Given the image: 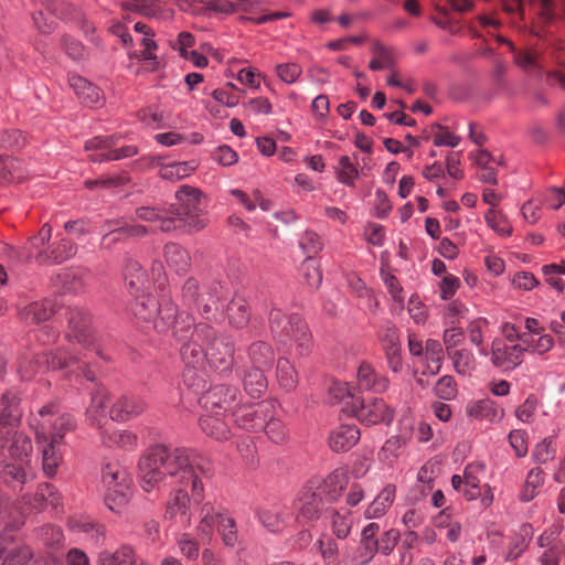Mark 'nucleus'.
I'll list each match as a JSON object with an SVG mask.
<instances>
[{"instance_id": "nucleus-1", "label": "nucleus", "mask_w": 565, "mask_h": 565, "mask_svg": "<svg viewBox=\"0 0 565 565\" xmlns=\"http://www.w3.org/2000/svg\"><path fill=\"white\" fill-rule=\"evenodd\" d=\"M211 472L210 461L192 449L157 445L151 447L139 460L141 488L150 492L167 478L173 486H191V500L201 503L204 487L200 475Z\"/></svg>"}, {"instance_id": "nucleus-2", "label": "nucleus", "mask_w": 565, "mask_h": 565, "mask_svg": "<svg viewBox=\"0 0 565 565\" xmlns=\"http://www.w3.org/2000/svg\"><path fill=\"white\" fill-rule=\"evenodd\" d=\"M174 338L180 343V356L188 369H210L226 372L234 363L235 342L206 322L194 324L190 315L177 321Z\"/></svg>"}, {"instance_id": "nucleus-3", "label": "nucleus", "mask_w": 565, "mask_h": 565, "mask_svg": "<svg viewBox=\"0 0 565 565\" xmlns=\"http://www.w3.org/2000/svg\"><path fill=\"white\" fill-rule=\"evenodd\" d=\"M29 426L42 454L43 471L52 477L62 461L60 447L64 444L65 435L75 430L76 422L71 414L61 412L58 405L51 402L30 414Z\"/></svg>"}, {"instance_id": "nucleus-4", "label": "nucleus", "mask_w": 565, "mask_h": 565, "mask_svg": "<svg viewBox=\"0 0 565 565\" xmlns=\"http://www.w3.org/2000/svg\"><path fill=\"white\" fill-rule=\"evenodd\" d=\"M3 438L6 445L0 449V477L13 490H21L23 484L33 479L30 466L31 439L22 431L11 430Z\"/></svg>"}, {"instance_id": "nucleus-5", "label": "nucleus", "mask_w": 565, "mask_h": 565, "mask_svg": "<svg viewBox=\"0 0 565 565\" xmlns=\"http://www.w3.org/2000/svg\"><path fill=\"white\" fill-rule=\"evenodd\" d=\"M63 369H70L71 372L77 375L82 374L88 381H95L94 371H86V362H82L78 356L66 350V348L41 354L25 350L18 356V373L24 381L32 380L36 374L49 370Z\"/></svg>"}, {"instance_id": "nucleus-6", "label": "nucleus", "mask_w": 565, "mask_h": 565, "mask_svg": "<svg viewBox=\"0 0 565 565\" xmlns=\"http://www.w3.org/2000/svg\"><path fill=\"white\" fill-rule=\"evenodd\" d=\"M269 330L274 340L282 345L296 344L299 355H307L312 348V338L307 323L297 313H285L279 308H271L268 315Z\"/></svg>"}, {"instance_id": "nucleus-7", "label": "nucleus", "mask_w": 565, "mask_h": 565, "mask_svg": "<svg viewBox=\"0 0 565 565\" xmlns=\"http://www.w3.org/2000/svg\"><path fill=\"white\" fill-rule=\"evenodd\" d=\"M131 311L136 319L142 322L152 323L158 332H166L170 328L174 331L177 321L185 318L188 313H178L177 306L169 299L162 302L149 295H137L131 303Z\"/></svg>"}, {"instance_id": "nucleus-8", "label": "nucleus", "mask_w": 565, "mask_h": 565, "mask_svg": "<svg viewBox=\"0 0 565 565\" xmlns=\"http://www.w3.org/2000/svg\"><path fill=\"white\" fill-rule=\"evenodd\" d=\"M109 397L105 390H97L92 395L90 405L86 411L89 423L100 429L103 443L108 447H117L124 450H132L137 447V436L129 430H113L103 428V423H107L106 411L108 408Z\"/></svg>"}, {"instance_id": "nucleus-9", "label": "nucleus", "mask_w": 565, "mask_h": 565, "mask_svg": "<svg viewBox=\"0 0 565 565\" xmlns=\"http://www.w3.org/2000/svg\"><path fill=\"white\" fill-rule=\"evenodd\" d=\"M224 295V287L218 282L200 287L194 278H189L182 288L183 303L195 307L206 320L213 321L218 316V302Z\"/></svg>"}, {"instance_id": "nucleus-10", "label": "nucleus", "mask_w": 565, "mask_h": 565, "mask_svg": "<svg viewBox=\"0 0 565 565\" xmlns=\"http://www.w3.org/2000/svg\"><path fill=\"white\" fill-rule=\"evenodd\" d=\"M175 199L178 203L170 205V213L181 218L180 227L188 226L194 231L203 228L205 226L203 193L196 188L182 185L175 192Z\"/></svg>"}, {"instance_id": "nucleus-11", "label": "nucleus", "mask_w": 565, "mask_h": 565, "mask_svg": "<svg viewBox=\"0 0 565 565\" xmlns=\"http://www.w3.org/2000/svg\"><path fill=\"white\" fill-rule=\"evenodd\" d=\"M216 525L222 542L227 547H235L238 543V531L236 521L211 503H205L201 509V520L196 527L198 537L205 542L212 537L213 529Z\"/></svg>"}, {"instance_id": "nucleus-12", "label": "nucleus", "mask_w": 565, "mask_h": 565, "mask_svg": "<svg viewBox=\"0 0 565 565\" xmlns=\"http://www.w3.org/2000/svg\"><path fill=\"white\" fill-rule=\"evenodd\" d=\"M106 487L105 503L109 510L120 513L131 497V480L128 471L117 462H109L102 470Z\"/></svg>"}, {"instance_id": "nucleus-13", "label": "nucleus", "mask_w": 565, "mask_h": 565, "mask_svg": "<svg viewBox=\"0 0 565 565\" xmlns=\"http://www.w3.org/2000/svg\"><path fill=\"white\" fill-rule=\"evenodd\" d=\"M68 331L66 338L70 342L76 341L86 352L83 355H78L72 351V353L81 359L82 362H86V371L90 370L88 366V353L95 350L97 355H100L99 347L95 345V338L90 329V316L84 308H70L66 311ZM70 352L71 350L67 349Z\"/></svg>"}, {"instance_id": "nucleus-14", "label": "nucleus", "mask_w": 565, "mask_h": 565, "mask_svg": "<svg viewBox=\"0 0 565 565\" xmlns=\"http://www.w3.org/2000/svg\"><path fill=\"white\" fill-rule=\"evenodd\" d=\"M318 481H308L298 492L294 507L299 523L309 524L319 520L324 503H328L322 495Z\"/></svg>"}, {"instance_id": "nucleus-15", "label": "nucleus", "mask_w": 565, "mask_h": 565, "mask_svg": "<svg viewBox=\"0 0 565 565\" xmlns=\"http://www.w3.org/2000/svg\"><path fill=\"white\" fill-rule=\"evenodd\" d=\"M118 138L115 136H98L85 142V150L90 152L88 158L93 162L115 161L132 157L137 153L135 146L117 148Z\"/></svg>"}, {"instance_id": "nucleus-16", "label": "nucleus", "mask_w": 565, "mask_h": 565, "mask_svg": "<svg viewBox=\"0 0 565 565\" xmlns=\"http://www.w3.org/2000/svg\"><path fill=\"white\" fill-rule=\"evenodd\" d=\"M352 414L365 425H388L394 417V412L382 398H353Z\"/></svg>"}, {"instance_id": "nucleus-17", "label": "nucleus", "mask_w": 565, "mask_h": 565, "mask_svg": "<svg viewBox=\"0 0 565 565\" xmlns=\"http://www.w3.org/2000/svg\"><path fill=\"white\" fill-rule=\"evenodd\" d=\"M238 391L236 387L228 385H216L205 392L201 398L200 404L204 412L224 415L232 411L236 404Z\"/></svg>"}, {"instance_id": "nucleus-18", "label": "nucleus", "mask_w": 565, "mask_h": 565, "mask_svg": "<svg viewBox=\"0 0 565 565\" xmlns=\"http://www.w3.org/2000/svg\"><path fill=\"white\" fill-rule=\"evenodd\" d=\"M526 349L522 343H507L502 339H494L491 344V362L494 366L510 371L523 361Z\"/></svg>"}, {"instance_id": "nucleus-19", "label": "nucleus", "mask_w": 565, "mask_h": 565, "mask_svg": "<svg viewBox=\"0 0 565 565\" xmlns=\"http://www.w3.org/2000/svg\"><path fill=\"white\" fill-rule=\"evenodd\" d=\"M175 490L171 494L166 510V518L180 523L183 527L191 525L190 497L188 488L190 484L174 486Z\"/></svg>"}, {"instance_id": "nucleus-20", "label": "nucleus", "mask_w": 565, "mask_h": 565, "mask_svg": "<svg viewBox=\"0 0 565 565\" xmlns=\"http://www.w3.org/2000/svg\"><path fill=\"white\" fill-rule=\"evenodd\" d=\"M22 418L20 398L13 391H7L0 399V439L10 435V430L17 427Z\"/></svg>"}, {"instance_id": "nucleus-21", "label": "nucleus", "mask_w": 565, "mask_h": 565, "mask_svg": "<svg viewBox=\"0 0 565 565\" xmlns=\"http://www.w3.org/2000/svg\"><path fill=\"white\" fill-rule=\"evenodd\" d=\"M22 524L23 521H15L0 534V558H4L2 565H25L31 557L29 547L13 546L9 548V545L12 544L14 540L12 530L18 529Z\"/></svg>"}, {"instance_id": "nucleus-22", "label": "nucleus", "mask_w": 565, "mask_h": 565, "mask_svg": "<svg viewBox=\"0 0 565 565\" xmlns=\"http://www.w3.org/2000/svg\"><path fill=\"white\" fill-rule=\"evenodd\" d=\"M380 530L377 523H370L362 530L360 544L354 553L350 555L352 562L356 565H365L373 559L375 554L379 553L377 535Z\"/></svg>"}, {"instance_id": "nucleus-23", "label": "nucleus", "mask_w": 565, "mask_h": 565, "mask_svg": "<svg viewBox=\"0 0 565 565\" xmlns=\"http://www.w3.org/2000/svg\"><path fill=\"white\" fill-rule=\"evenodd\" d=\"M146 409V402L132 394L120 395L109 408L113 420L125 422L139 416Z\"/></svg>"}, {"instance_id": "nucleus-24", "label": "nucleus", "mask_w": 565, "mask_h": 565, "mask_svg": "<svg viewBox=\"0 0 565 565\" xmlns=\"http://www.w3.org/2000/svg\"><path fill=\"white\" fill-rule=\"evenodd\" d=\"M269 406L266 404L244 405L233 412L235 423L247 430H262L265 415Z\"/></svg>"}, {"instance_id": "nucleus-25", "label": "nucleus", "mask_w": 565, "mask_h": 565, "mask_svg": "<svg viewBox=\"0 0 565 565\" xmlns=\"http://www.w3.org/2000/svg\"><path fill=\"white\" fill-rule=\"evenodd\" d=\"M310 481H318L319 488L328 503H334L342 495L348 483V475L344 469H335L326 479L311 478Z\"/></svg>"}, {"instance_id": "nucleus-26", "label": "nucleus", "mask_w": 565, "mask_h": 565, "mask_svg": "<svg viewBox=\"0 0 565 565\" xmlns=\"http://www.w3.org/2000/svg\"><path fill=\"white\" fill-rule=\"evenodd\" d=\"M68 83L85 106L94 107L103 104V92L86 78L77 74H71L68 76Z\"/></svg>"}, {"instance_id": "nucleus-27", "label": "nucleus", "mask_w": 565, "mask_h": 565, "mask_svg": "<svg viewBox=\"0 0 565 565\" xmlns=\"http://www.w3.org/2000/svg\"><path fill=\"white\" fill-rule=\"evenodd\" d=\"M137 216L146 222L158 223V228L162 232H171L180 228L181 218L172 216L169 209H153L149 206H142L137 209Z\"/></svg>"}, {"instance_id": "nucleus-28", "label": "nucleus", "mask_w": 565, "mask_h": 565, "mask_svg": "<svg viewBox=\"0 0 565 565\" xmlns=\"http://www.w3.org/2000/svg\"><path fill=\"white\" fill-rule=\"evenodd\" d=\"M361 433L355 425H341L329 436V446L335 452L351 449L360 439Z\"/></svg>"}, {"instance_id": "nucleus-29", "label": "nucleus", "mask_w": 565, "mask_h": 565, "mask_svg": "<svg viewBox=\"0 0 565 565\" xmlns=\"http://www.w3.org/2000/svg\"><path fill=\"white\" fill-rule=\"evenodd\" d=\"M356 383L362 391L382 393L388 387V380L376 373L369 363H361L356 373Z\"/></svg>"}, {"instance_id": "nucleus-30", "label": "nucleus", "mask_w": 565, "mask_h": 565, "mask_svg": "<svg viewBox=\"0 0 565 565\" xmlns=\"http://www.w3.org/2000/svg\"><path fill=\"white\" fill-rule=\"evenodd\" d=\"M76 245L67 239L61 238L60 241L50 245L47 253L42 252L39 255L41 265L61 264L76 254Z\"/></svg>"}, {"instance_id": "nucleus-31", "label": "nucleus", "mask_w": 565, "mask_h": 565, "mask_svg": "<svg viewBox=\"0 0 565 565\" xmlns=\"http://www.w3.org/2000/svg\"><path fill=\"white\" fill-rule=\"evenodd\" d=\"M24 507L23 512L30 510L41 511L47 504L52 507H57L58 504V495L54 491V488L50 483H43L38 488L34 497L31 498L29 495H23L22 498Z\"/></svg>"}, {"instance_id": "nucleus-32", "label": "nucleus", "mask_w": 565, "mask_h": 565, "mask_svg": "<svg viewBox=\"0 0 565 565\" xmlns=\"http://www.w3.org/2000/svg\"><path fill=\"white\" fill-rule=\"evenodd\" d=\"M395 497L396 487L394 484H386L367 505L364 511V518L371 520L383 516L393 504Z\"/></svg>"}, {"instance_id": "nucleus-33", "label": "nucleus", "mask_w": 565, "mask_h": 565, "mask_svg": "<svg viewBox=\"0 0 565 565\" xmlns=\"http://www.w3.org/2000/svg\"><path fill=\"white\" fill-rule=\"evenodd\" d=\"M257 520L270 533H280L287 525V518L277 507H260L255 511Z\"/></svg>"}, {"instance_id": "nucleus-34", "label": "nucleus", "mask_w": 565, "mask_h": 565, "mask_svg": "<svg viewBox=\"0 0 565 565\" xmlns=\"http://www.w3.org/2000/svg\"><path fill=\"white\" fill-rule=\"evenodd\" d=\"M124 278L126 286L129 288L131 294H139L143 291L148 284V275L142 266L134 259H127Z\"/></svg>"}, {"instance_id": "nucleus-35", "label": "nucleus", "mask_w": 565, "mask_h": 565, "mask_svg": "<svg viewBox=\"0 0 565 565\" xmlns=\"http://www.w3.org/2000/svg\"><path fill=\"white\" fill-rule=\"evenodd\" d=\"M52 237V227L49 223H45L40 228L36 235L31 236L26 244L23 247L24 253L28 258H34L36 263L40 264L39 255L44 252L47 253L50 250V242Z\"/></svg>"}, {"instance_id": "nucleus-36", "label": "nucleus", "mask_w": 565, "mask_h": 565, "mask_svg": "<svg viewBox=\"0 0 565 565\" xmlns=\"http://www.w3.org/2000/svg\"><path fill=\"white\" fill-rule=\"evenodd\" d=\"M55 288L62 292H78L84 289L86 281L79 270L63 269L52 279Z\"/></svg>"}, {"instance_id": "nucleus-37", "label": "nucleus", "mask_w": 565, "mask_h": 565, "mask_svg": "<svg viewBox=\"0 0 565 565\" xmlns=\"http://www.w3.org/2000/svg\"><path fill=\"white\" fill-rule=\"evenodd\" d=\"M221 416L205 412L200 418V427L207 436L216 440H226L231 436V430Z\"/></svg>"}, {"instance_id": "nucleus-38", "label": "nucleus", "mask_w": 565, "mask_h": 565, "mask_svg": "<svg viewBox=\"0 0 565 565\" xmlns=\"http://www.w3.org/2000/svg\"><path fill=\"white\" fill-rule=\"evenodd\" d=\"M55 313V305L52 300L32 302L21 311V318L26 323H40L49 320Z\"/></svg>"}, {"instance_id": "nucleus-39", "label": "nucleus", "mask_w": 565, "mask_h": 565, "mask_svg": "<svg viewBox=\"0 0 565 565\" xmlns=\"http://www.w3.org/2000/svg\"><path fill=\"white\" fill-rule=\"evenodd\" d=\"M226 315L230 324L243 328L249 320L250 313L247 301L242 296H234L226 306Z\"/></svg>"}, {"instance_id": "nucleus-40", "label": "nucleus", "mask_w": 565, "mask_h": 565, "mask_svg": "<svg viewBox=\"0 0 565 565\" xmlns=\"http://www.w3.org/2000/svg\"><path fill=\"white\" fill-rule=\"evenodd\" d=\"M248 356L252 365L262 369H271L275 353L270 344L264 341H256L248 349Z\"/></svg>"}, {"instance_id": "nucleus-41", "label": "nucleus", "mask_w": 565, "mask_h": 565, "mask_svg": "<svg viewBox=\"0 0 565 565\" xmlns=\"http://www.w3.org/2000/svg\"><path fill=\"white\" fill-rule=\"evenodd\" d=\"M167 264L177 273H185L191 265L189 253L175 243L167 244L164 247Z\"/></svg>"}, {"instance_id": "nucleus-42", "label": "nucleus", "mask_w": 565, "mask_h": 565, "mask_svg": "<svg viewBox=\"0 0 565 565\" xmlns=\"http://www.w3.org/2000/svg\"><path fill=\"white\" fill-rule=\"evenodd\" d=\"M270 369L253 367L244 376V387L247 394L256 398L267 388V379L265 373Z\"/></svg>"}, {"instance_id": "nucleus-43", "label": "nucleus", "mask_w": 565, "mask_h": 565, "mask_svg": "<svg viewBox=\"0 0 565 565\" xmlns=\"http://www.w3.org/2000/svg\"><path fill=\"white\" fill-rule=\"evenodd\" d=\"M329 518L332 533L339 540L347 539L353 524L352 513L345 509L331 510Z\"/></svg>"}, {"instance_id": "nucleus-44", "label": "nucleus", "mask_w": 565, "mask_h": 565, "mask_svg": "<svg viewBox=\"0 0 565 565\" xmlns=\"http://www.w3.org/2000/svg\"><path fill=\"white\" fill-rule=\"evenodd\" d=\"M406 439L401 436H393L388 438L377 454V459L387 466H392L394 461L401 456Z\"/></svg>"}, {"instance_id": "nucleus-45", "label": "nucleus", "mask_w": 565, "mask_h": 565, "mask_svg": "<svg viewBox=\"0 0 565 565\" xmlns=\"http://www.w3.org/2000/svg\"><path fill=\"white\" fill-rule=\"evenodd\" d=\"M532 536V527L527 524L521 526L519 534H516L509 546L505 555V561L511 562L520 557L527 548Z\"/></svg>"}, {"instance_id": "nucleus-46", "label": "nucleus", "mask_w": 565, "mask_h": 565, "mask_svg": "<svg viewBox=\"0 0 565 565\" xmlns=\"http://www.w3.org/2000/svg\"><path fill=\"white\" fill-rule=\"evenodd\" d=\"M521 343L524 349H526V351L544 354L553 348L554 340L550 334L540 333L539 335H534L530 333H523Z\"/></svg>"}, {"instance_id": "nucleus-47", "label": "nucleus", "mask_w": 565, "mask_h": 565, "mask_svg": "<svg viewBox=\"0 0 565 565\" xmlns=\"http://www.w3.org/2000/svg\"><path fill=\"white\" fill-rule=\"evenodd\" d=\"M544 478V471L541 468L531 469L527 472L524 488L520 495L521 500L524 502L533 500L537 495L539 489L543 486Z\"/></svg>"}, {"instance_id": "nucleus-48", "label": "nucleus", "mask_w": 565, "mask_h": 565, "mask_svg": "<svg viewBox=\"0 0 565 565\" xmlns=\"http://www.w3.org/2000/svg\"><path fill=\"white\" fill-rule=\"evenodd\" d=\"M196 169L193 161H183L166 164L159 170V175L164 180H180L190 175Z\"/></svg>"}, {"instance_id": "nucleus-49", "label": "nucleus", "mask_w": 565, "mask_h": 565, "mask_svg": "<svg viewBox=\"0 0 565 565\" xmlns=\"http://www.w3.org/2000/svg\"><path fill=\"white\" fill-rule=\"evenodd\" d=\"M372 53L374 57L371 60L369 67L372 71H380L391 68L394 65L393 52L385 47L380 42H374L372 45Z\"/></svg>"}, {"instance_id": "nucleus-50", "label": "nucleus", "mask_w": 565, "mask_h": 565, "mask_svg": "<svg viewBox=\"0 0 565 565\" xmlns=\"http://www.w3.org/2000/svg\"><path fill=\"white\" fill-rule=\"evenodd\" d=\"M428 363H427V372L435 375L439 372L441 367L443 361V347L439 341L428 339L425 343V352H424Z\"/></svg>"}, {"instance_id": "nucleus-51", "label": "nucleus", "mask_w": 565, "mask_h": 565, "mask_svg": "<svg viewBox=\"0 0 565 565\" xmlns=\"http://www.w3.org/2000/svg\"><path fill=\"white\" fill-rule=\"evenodd\" d=\"M484 220L494 232H497L501 236H510L512 233V226L510 225L507 216L499 210L490 209L486 215Z\"/></svg>"}, {"instance_id": "nucleus-52", "label": "nucleus", "mask_w": 565, "mask_h": 565, "mask_svg": "<svg viewBox=\"0 0 565 565\" xmlns=\"http://www.w3.org/2000/svg\"><path fill=\"white\" fill-rule=\"evenodd\" d=\"M277 379L279 384L286 390H292L296 387L298 382L297 373L287 359H278Z\"/></svg>"}, {"instance_id": "nucleus-53", "label": "nucleus", "mask_w": 565, "mask_h": 565, "mask_svg": "<svg viewBox=\"0 0 565 565\" xmlns=\"http://www.w3.org/2000/svg\"><path fill=\"white\" fill-rule=\"evenodd\" d=\"M448 356L452 360L454 367L459 374H468L475 367V356L467 349L454 350V352H449Z\"/></svg>"}, {"instance_id": "nucleus-54", "label": "nucleus", "mask_w": 565, "mask_h": 565, "mask_svg": "<svg viewBox=\"0 0 565 565\" xmlns=\"http://www.w3.org/2000/svg\"><path fill=\"white\" fill-rule=\"evenodd\" d=\"M488 326L486 319H476L467 326V334L472 344L479 348V354L487 356L489 352L483 345V329Z\"/></svg>"}, {"instance_id": "nucleus-55", "label": "nucleus", "mask_w": 565, "mask_h": 565, "mask_svg": "<svg viewBox=\"0 0 565 565\" xmlns=\"http://www.w3.org/2000/svg\"><path fill=\"white\" fill-rule=\"evenodd\" d=\"M555 455L556 446L552 438L543 439L542 441L536 444L532 450V459L534 462L539 465H544L550 460H553L555 458Z\"/></svg>"}, {"instance_id": "nucleus-56", "label": "nucleus", "mask_w": 565, "mask_h": 565, "mask_svg": "<svg viewBox=\"0 0 565 565\" xmlns=\"http://www.w3.org/2000/svg\"><path fill=\"white\" fill-rule=\"evenodd\" d=\"M148 233V230L143 225L139 224H128L124 223L118 228L111 231L109 234H107L104 239H110L111 242L120 241L121 238L126 237H140L145 236Z\"/></svg>"}, {"instance_id": "nucleus-57", "label": "nucleus", "mask_w": 565, "mask_h": 565, "mask_svg": "<svg viewBox=\"0 0 565 565\" xmlns=\"http://www.w3.org/2000/svg\"><path fill=\"white\" fill-rule=\"evenodd\" d=\"M313 547L317 548L326 563L334 562L339 553V546L337 542L327 534H322L317 540Z\"/></svg>"}, {"instance_id": "nucleus-58", "label": "nucleus", "mask_w": 565, "mask_h": 565, "mask_svg": "<svg viewBox=\"0 0 565 565\" xmlns=\"http://www.w3.org/2000/svg\"><path fill=\"white\" fill-rule=\"evenodd\" d=\"M129 557V546H122L115 552L103 551L98 556L97 565H127Z\"/></svg>"}, {"instance_id": "nucleus-59", "label": "nucleus", "mask_w": 565, "mask_h": 565, "mask_svg": "<svg viewBox=\"0 0 565 565\" xmlns=\"http://www.w3.org/2000/svg\"><path fill=\"white\" fill-rule=\"evenodd\" d=\"M358 175L359 171L351 159L348 156H342L339 159L338 180L348 186H353Z\"/></svg>"}, {"instance_id": "nucleus-60", "label": "nucleus", "mask_w": 565, "mask_h": 565, "mask_svg": "<svg viewBox=\"0 0 565 565\" xmlns=\"http://www.w3.org/2000/svg\"><path fill=\"white\" fill-rule=\"evenodd\" d=\"M177 544L181 554L189 561L198 559L200 555V543L189 533L181 534L177 540Z\"/></svg>"}, {"instance_id": "nucleus-61", "label": "nucleus", "mask_w": 565, "mask_h": 565, "mask_svg": "<svg viewBox=\"0 0 565 565\" xmlns=\"http://www.w3.org/2000/svg\"><path fill=\"white\" fill-rule=\"evenodd\" d=\"M431 130L434 134V145L437 147L448 146V147H457L460 142V137L451 134L447 127L434 124L431 126Z\"/></svg>"}, {"instance_id": "nucleus-62", "label": "nucleus", "mask_w": 565, "mask_h": 565, "mask_svg": "<svg viewBox=\"0 0 565 565\" xmlns=\"http://www.w3.org/2000/svg\"><path fill=\"white\" fill-rule=\"evenodd\" d=\"M382 349L401 345L397 328L390 321L383 323L377 333Z\"/></svg>"}, {"instance_id": "nucleus-63", "label": "nucleus", "mask_w": 565, "mask_h": 565, "mask_svg": "<svg viewBox=\"0 0 565 565\" xmlns=\"http://www.w3.org/2000/svg\"><path fill=\"white\" fill-rule=\"evenodd\" d=\"M508 440L518 458H523L529 451L527 440L529 436L525 430L513 429L508 435Z\"/></svg>"}, {"instance_id": "nucleus-64", "label": "nucleus", "mask_w": 565, "mask_h": 565, "mask_svg": "<svg viewBox=\"0 0 565 565\" xmlns=\"http://www.w3.org/2000/svg\"><path fill=\"white\" fill-rule=\"evenodd\" d=\"M539 3L541 8L542 18L546 22L553 21L558 11L565 15V0H532Z\"/></svg>"}]
</instances>
